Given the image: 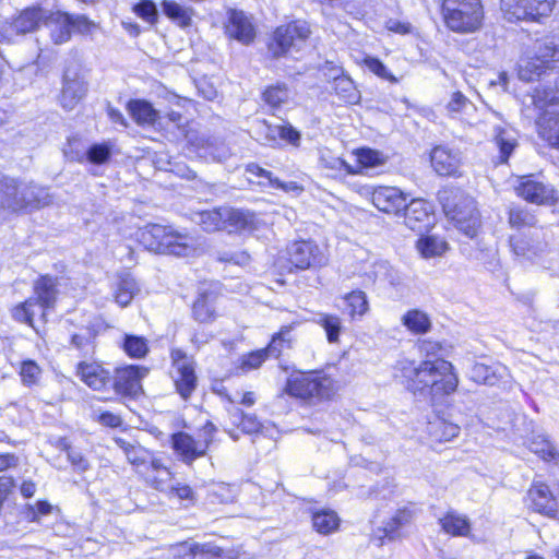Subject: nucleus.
<instances>
[{"label": "nucleus", "mask_w": 559, "mask_h": 559, "mask_svg": "<svg viewBox=\"0 0 559 559\" xmlns=\"http://www.w3.org/2000/svg\"><path fill=\"white\" fill-rule=\"evenodd\" d=\"M395 371L406 381V388L415 395L428 399L432 405L442 403L459 384L451 362L438 358L427 359L415 366L413 361L400 360Z\"/></svg>", "instance_id": "obj_1"}, {"label": "nucleus", "mask_w": 559, "mask_h": 559, "mask_svg": "<svg viewBox=\"0 0 559 559\" xmlns=\"http://www.w3.org/2000/svg\"><path fill=\"white\" fill-rule=\"evenodd\" d=\"M47 188L33 180L12 177L0 178V211L22 215L32 213L51 203Z\"/></svg>", "instance_id": "obj_2"}, {"label": "nucleus", "mask_w": 559, "mask_h": 559, "mask_svg": "<svg viewBox=\"0 0 559 559\" xmlns=\"http://www.w3.org/2000/svg\"><path fill=\"white\" fill-rule=\"evenodd\" d=\"M140 239L150 251L176 257L194 255L201 247L199 237L158 224L145 226Z\"/></svg>", "instance_id": "obj_3"}, {"label": "nucleus", "mask_w": 559, "mask_h": 559, "mask_svg": "<svg viewBox=\"0 0 559 559\" xmlns=\"http://www.w3.org/2000/svg\"><path fill=\"white\" fill-rule=\"evenodd\" d=\"M438 199L455 227L468 238H474L480 228V215L475 200L455 187L440 190Z\"/></svg>", "instance_id": "obj_4"}, {"label": "nucleus", "mask_w": 559, "mask_h": 559, "mask_svg": "<svg viewBox=\"0 0 559 559\" xmlns=\"http://www.w3.org/2000/svg\"><path fill=\"white\" fill-rule=\"evenodd\" d=\"M441 11L452 32L469 34L481 27L484 9L480 0H443Z\"/></svg>", "instance_id": "obj_5"}, {"label": "nucleus", "mask_w": 559, "mask_h": 559, "mask_svg": "<svg viewBox=\"0 0 559 559\" xmlns=\"http://www.w3.org/2000/svg\"><path fill=\"white\" fill-rule=\"evenodd\" d=\"M334 390L333 379L316 370L290 374L285 386L289 395L308 402L329 400Z\"/></svg>", "instance_id": "obj_6"}, {"label": "nucleus", "mask_w": 559, "mask_h": 559, "mask_svg": "<svg viewBox=\"0 0 559 559\" xmlns=\"http://www.w3.org/2000/svg\"><path fill=\"white\" fill-rule=\"evenodd\" d=\"M310 33L309 25L305 21H294L278 26L269 45V51L274 58L299 51L305 46Z\"/></svg>", "instance_id": "obj_7"}, {"label": "nucleus", "mask_w": 559, "mask_h": 559, "mask_svg": "<svg viewBox=\"0 0 559 559\" xmlns=\"http://www.w3.org/2000/svg\"><path fill=\"white\" fill-rule=\"evenodd\" d=\"M555 0H501V10L509 22H537L548 16Z\"/></svg>", "instance_id": "obj_8"}, {"label": "nucleus", "mask_w": 559, "mask_h": 559, "mask_svg": "<svg viewBox=\"0 0 559 559\" xmlns=\"http://www.w3.org/2000/svg\"><path fill=\"white\" fill-rule=\"evenodd\" d=\"M171 378L176 391L183 400H188L194 392L198 384L194 361L181 349H173L171 354Z\"/></svg>", "instance_id": "obj_9"}, {"label": "nucleus", "mask_w": 559, "mask_h": 559, "mask_svg": "<svg viewBox=\"0 0 559 559\" xmlns=\"http://www.w3.org/2000/svg\"><path fill=\"white\" fill-rule=\"evenodd\" d=\"M51 16L50 12L43 8H27L12 22L4 21L0 25V40L11 41L16 35L34 32Z\"/></svg>", "instance_id": "obj_10"}, {"label": "nucleus", "mask_w": 559, "mask_h": 559, "mask_svg": "<svg viewBox=\"0 0 559 559\" xmlns=\"http://www.w3.org/2000/svg\"><path fill=\"white\" fill-rule=\"evenodd\" d=\"M87 84L75 67H68L63 74L59 103L66 110H72L85 97Z\"/></svg>", "instance_id": "obj_11"}, {"label": "nucleus", "mask_w": 559, "mask_h": 559, "mask_svg": "<svg viewBox=\"0 0 559 559\" xmlns=\"http://www.w3.org/2000/svg\"><path fill=\"white\" fill-rule=\"evenodd\" d=\"M148 369L139 366H127L116 370L111 384L119 394L136 396L142 391L141 380L146 377Z\"/></svg>", "instance_id": "obj_12"}, {"label": "nucleus", "mask_w": 559, "mask_h": 559, "mask_svg": "<svg viewBox=\"0 0 559 559\" xmlns=\"http://www.w3.org/2000/svg\"><path fill=\"white\" fill-rule=\"evenodd\" d=\"M403 211L405 225L414 231H427L433 225L432 206L426 200L414 199Z\"/></svg>", "instance_id": "obj_13"}, {"label": "nucleus", "mask_w": 559, "mask_h": 559, "mask_svg": "<svg viewBox=\"0 0 559 559\" xmlns=\"http://www.w3.org/2000/svg\"><path fill=\"white\" fill-rule=\"evenodd\" d=\"M515 191L527 202L538 205L551 204L556 199L554 188L534 179L532 175L521 177Z\"/></svg>", "instance_id": "obj_14"}, {"label": "nucleus", "mask_w": 559, "mask_h": 559, "mask_svg": "<svg viewBox=\"0 0 559 559\" xmlns=\"http://www.w3.org/2000/svg\"><path fill=\"white\" fill-rule=\"evenodd\" d=\"M371 201L379 211L394 215H399L407 204L406 195L395 187L374 188Z\"/></svg>", "instance_id": "obj_15"}, {"label": "nucleus", "mask_w": 559, "mask_h": 559, "mask_svg": "<svg viewBox=\"0 0 559 559\" xmlns=\"http://www.w3.org/2000/svg\"><path fill=\"white\" fill-rule=\"evenodd\" d=\"M290 263L300 270L314 267L324 263V257L312 241L294 242L288 250Z\"/></svg>", "instance_id": "obj_16"}, {"label": "nucleus", "mask_w": 559, "mask_h": 559, "mask_svg": "<svg viewBox=\"0 0 559 559\" xmlns=\"http://www.w3.org/2000/svg\"><path fill=\"white\" fill-rule=\"evenodd\" d=\"M530 508L548 518H556L558 513L557 498L544 483H534L527 491Z\"/></svg>", "instance_id": "obj_17"}, {"label": "nucleus", "mask_w": 559, "mask_h": 559, "mask_svg": "<svg viewBox=\"0 0 559 559\" xmlns=\"http://www.w3.org/2000/svg\"><path fill=\"white\" fill-rule=\"evenodd\" d=\"M491 142L498 150V155L492 158L496 165L508 164L510 156L519 146L514 131L501 123L492 127Z\"/></svg>", "instance_id": "obj_18"}, {"label": "nucleus", "mask_w": 559, "mask_h": 559, "mask_svg": "<svg viewBox=\"0 0 559 559\" xmlns=\"http://www.w3.org/2000/svg\"><path fill=\"white\" fill-rule=\"evenodd\" d=\"M225 33L229 38L249 45L255 37V29L250 19L242 12L230 10L225 24Z\"/></svg>", "instance_id": "obj_19"}, {"label": "nucleus", "mask_w": 559, "mask_h": 559, "mask_svg": "<svg viewBox=\"0 0 559 559\" xmlns=\"http://www.w3.org/2000/svg\"><path fill=\"white\" fill-rule=\"evenodd\" d=\"M58 280L50 275L40 276L34 284V296L40 318L46 320V310L55 307L58 296Z\"/></svg>", "instance_id": "obj_20"}, {"label": "nucleus", "mask_w": 559, "mask_h": 559, "mask_svg": "<svg viewBox=\"0 0 559 559\" xmlns=\"http://www.w3.org/2000/svg\"><path fill=\"white\" fill-rule=\"evenodd\" d=\"M431 166L440 176H456L461 166L460 152L448 146H436L430 154Z\"/></svg>", "instance_id": "obj_21"}, {"label": "nucleus", "mask_w": 559, "mask_h": 559, "mask_svg": "<svg viewBox=\"0 0 559 559\" xmlns=\"http://www.w3.org/2000/svg\"><path fill=\"white\" fill-rule=\"evenodd\" d=\"M225 230L228 233L253 231L259 228L260 219L255 213L245 210L225 206Z\"/></svg>", "instance_id": "obj_22"}, {"label": "nucleus", "mask_w": 559, "mask_h": 559, "mask_svg": "<svg viewBox=\"0 0 559 559\" xmlns=\"http://www.w3.org/2000/svg\"><path fill=\"white\" fill-rule=\"evenodd\" d=\"M171 445L186 464H191L197 459L205 455L204 444H199L198 440L187 432L174 433L171 436Z\"/></svg>", "instance_id": "obj_23"}, {"label": "nucleus", "mask_w": 559, "mask_h": 559, "mask_svg": "<svg viewBox=\"0 0 559 559\" xmlns=\"http://www.w3.org/2000/svg\"><path fill=\"white\" fill-rule=\"evenodd\" d=\"M538 135L549 146L559 150V112L545 109L536 121Z\"/></svg>", "instance_id": "obj_24"}, {"label": "nucleus", "mask_w": 559, "mask_h": 559, "mask_svg": "<svg viewBox=\"0 0 559 559\" xmlns=\"http://www.w3.org/2000/svg\"><path fill=\"white\" fill-rule=\"evenodd\" d=\"M78 374L93 390H103L111 384L109 372L97 364L80 362Z\"/></svg>", "instance_id": "obj_25"}, {"label": "nucleus", "mask_w": 559, "mask_h": 559, "mask_svg": "<svg viewBox=\"0 0 559 559\" xmlns=\"http://www.w3.org/2000/svg\"><path fill=\"white\" fill-rule=\"evenodd\" d=\"M510 245L518 257H523L531 261L539 258L547 248L545 242L534 241L533 239L524 236H512L510 238Z\"/></svg>", "instance_id": "obj_26"}, {"label": "nucleus", "mask_w": 559, "mask_h": 559, "mask_svg": "<svg viewBox=\"0 0 559 559\" xmlns=\"http://www.w3.org/2000/svg\"><path fill=\"white\" fill-rule=\"evenodd\" d=\"M74 143H76L75 140H69V147L64 150L66 156L74 160H82L86 155L88 162L93 164H104L111 155V147L108 144H94L84 153L74 152L72 150Z\"/></svg>", "instance_id": "obj_27"}, {"label": "nucleus", "mask_w": 559, "mask_h": 559, "mask_svg": "<svg viewBox=\"0 0 559 559\" xmlns=\"http://www.w3.org/2000/svg\"><path fill=\"white\" fill-rule=\"evenodd\" d=\"M188 552L185 559H194L197 556L202 559H233L230 551H225L213 543H192L182 546Z\"/></svg>", "instance_id": "obj_28"}, {"label": "nucleus", "mask_w": 559, "mask_h": 559, "mask_svg": "<svg viewBox=\"0 0 559 559\" xmlns=\"http://www.w3.org/2000/svg\"><path fill=\"white\" fill-rule=\"evenodd\" d=\"M127 109L134 121L140 126H154L159 118V112L151 103L144 99L130 100L127 105Z\"/></svg>", "instance_id": "obj_29"}, {"label": "nucleus", "mask_w": 559, "mask_h": 559, "mask_svg": "<svg viewBox=\"0 0 559 559\" xmlns=\"http://www.w3.org/2000/svg\"><path fill=\"white\" fill-rule=\"evenodd\" d=\"M141 288L136 280L130 274L119 276L115 288V300L121 307H127L140 293Z\"/></svg>", "instance_id": "obj_30"}, {"label": "nucleus", "mask_w": 559, "mask_h": 559, "mask_svg": "<svg viewBox=\"0 0 559 559\" xmlns=\"http://www.w3.org/2000/svg\"><path fill=\"white\" fill-rule=\"evenodd\" d=\"M115 442L123 451L128 462L132 464L139 472H143V468L150 461L151 452L140 444L130 443L121 438H116Z\"/></svg>", "instance_id": "obj_31"}, {"label": "nucleus", "mask_w": 559, "mask_h": 559, "mask_svg": "<svg viewBox=\"0 0 559 559\" xmlns=\"http://www.w3.org/2000/svg\"><path fill=\"white\" fill-rule=\"evenodd\" d=\"M163 13L180 27H189L192 23L193 9L185 7L173 0H163L160 3Z\"/></svg>", "instance_id": "obj_32"}, {"label": "nucleus", "mask_w": 559, "mask_h": 559, "mask_svg": "<svg viewBox=\"0 0 559 559\" xmlns=\"http://www.w3.org/2000/svg\"><path fill=\"white\" fill-rule=\"evenodd\" d=\"M528 449L545 461L559 462V451L546 435H534L528 441Z\"/></svg>", "instance_id": "obj_33"}, {"label": "nucleus", "mask_w": 559, "mask_h": 559, "mask_svg": "<svg viewBox=\"0 0 559 559\" xmlns=\"http://www.w3.org/2000/svg\"><path fill=\"white\" fill-rule=\"evenodd\" d=\"M225 206L202 211L197 214L198 224L207 233L225 230Z\"/></svg>", "instance_id": "obj_34"}, {"label": "nucleus", "mask_w": 559, "mask_h": 559, "mask_svg": "<svg viewBox=\"0 0 559 559\" xmlns=\"http://www.w3.org/2000/svg\"><path fill=\"white\" fill-rule=\"evenodd\" d=\"M416 247L426 259L440 257L449 249L448 242L443 238L435 235L419 238Z\"/></svg>", "instance_id": "obj_35"}, {"label": "nucleus", "mask_w": 559, "mask_h": 559, "mask_svg": "<svg viewBox=\"0 0 559 559\" xmlns=\"http://www.w3.org/2000/svg\"><path fill=\"white\" fill-rule=\"evenodd\" d=\"M440 524L445 533L453 536H467L471 531L467 518L455 512H448L440 519Z\"/></svg>", "instance_id": "obj_36"}, {"label": "nucleus", "mask_w": 559, "mask_h": 559, "mask_svg": "<svg viewBox=\"0 0 559 559\" xmlns=\"http://www.w3.org/2000/svg\"><path fill=\"white\" fill-rule=\"evenodd\" d=\"M51 17L48 19L46 23H50L51 27V39L55 44H63L68 41L71 37V27L68 20V13L57 12L56 14L51 13Z\"/></svg>", "instance_id": "obj_37"}, {"label": "nucleus", "mask_w": 559, "mask_h": 559, "mask_svg": "<svg viewBox=\"0 0 559 559\" xmlns=\"http://www.w3.org/2000/svg\"><path fill=\"white\" fill-rule=\"evenodd\" d=\"M333 88L335 94L347 104H357L360 99V94L356 88L352 79L345 75L336 74L334 76Z\"/></svg>", "instance_id": "obj_38"}, {"label": "nucleus", "mask_w": 559, "mask_h": 559, "mask_svg": "<svg viewBox=\"0 0 559 559\" xmlns=\"http://www.w3.org/2000/svg\"><path fill=\"white\" fill-rule=\"evenodd\" d=\"M402 323L415 334H425L431 328V321L427 313L413 309L402 317Z\"/></svg>", "instance_id": "obj_39"}, {"label": "nucleus", "mask_w": 559, "mask_h": 559, "mask_svg": "<svg viewBox=\"0 0 559 559\" xmlns=\"http://www.w3.org/2000/svg\"><path fill=\"white\" fill-rule=\"evenodd\" d=\"M312 525L318 533L329 535L338 528L340 518L334 511L321 510L313 514Z\"/></svg>", "instance_id": "obj_40"}, {"label": "nucleus", "mask_w": 559, "mask_h": 559, "mask_svg": "<svg viewBox=\"0 0 559 559\" xmlns=\"http://www.w3.org/2000/svg\"><path fill=\"white\" fill-rule=\"evenodd\" d=\"M214 297L211 294H202L194 301L192 313L200 323H209L215 319Z\"/></svg>", "instance_id": "obj_41"}, {"label": "nucleus", "mask_w": 559, "mask_h": 559, "mask_svg": "<svg viewBox=\"0 0 559 559\" xmlns=\"http://www.w3.org/2000/svg\"><path fill=\"white\" fill-rule=\"evenodd\" d=\"M428 430L436 441L443 442L455 438L460 432V427L442 418H437L429 423Z\"/></svg>", "instance_id": "obj_42"}, {"label": "nucleus", "mask_w": 559, "mask_h": 559, "mask_svg": "<svg viewBox=\"0 0 559 559\" xmlns=\"http://www.w3.org/2000/svg\"><path fill=\"white\" fill-rule=\"evenodd\" d=\"M508 222L512 228L522 229L526 227H534L537 224V218L528 209L513 206L509 210Z\"/></svg>", "instance_id": "obj_43"}, {"label": "nucleus", "mask_w": 559, "mask_h": 559, "mask_svg": "<svg viewBox=\"0 0 559 559\" xmlns=\"http://www.w3.org/2000/svg\"><path fill=\"white\" fill-rule=\"evenodd\" d=\"M547 68V63L539 59L536 55L534 58H525L519 64V78L522 81H534Z\"/></svg>", "instance_id": "obj_44"}, {"label": "nucleus", "mask_w": 559, "mask_h": 559, "mask_svg": "<svg viewBox=\"0 0 559 559\" xmlns=\"http://www.w3.org/2000/svg\"><path fill=\"white\" fill-rule=\"evenodd\" d=\"M316 322L324 329L326 333V338L330 343L338 342L340 333L343 329L342 320L338 316L330 313H319L317 316Z\"/></svg>", "instance_id": "obj_45"}, {"label": "nucleus", "mask_w": 559, "mask_h": 559, "mask_svg": "<svg viewBox=\"0 0 559 559\" xmlns=\"http://www.w3.org/2000/svg\"><path fill=\"white\" fill-rule=\"evenodd\" d=\"M536 56L548 64L550 60L559 59V37L546 36L536 44Z\"/></svg>", "instance_id": "obj_46"}, {"label": "nucleus", "mask_w": 559, "mask_h": 559, "mask_svg": "<svg viewBox=\"0 0 559 559\" xmlns=\"http://www.w3.org/2000/svg\"><path fill=\"white\" fill-rule=\"evenodd\" d=\"M293 324L282 326L280 332L275 334L265 349L267 356L271 357H280L285 348H290L294 342V338H285V334H289L293 331Z\"/></svg>", "instance_id": "obj_47"}, {"label": "nucleus", "mask_w": 559, "mask_h": 559, "mask_svg": "<svg viewBox=\"0 0 559 559\" xmlns=\"http://www.w3.org/2000/svg\"><path fill=\"white\" fill-rule=\"evenodd\" d=\"M96 333L91 328H84L71 336V346L83 355H90L94 350Z\"/></svg>", "instance_id": "obj_48"}, {"label": "nucleus", "mask_w": 559, "mask_h": 559, "mask_svg": "<svg viewBox=\"0 0 559 559\" xmlns=\"http://www.w3.org/2000/svg\"><path fill=\"white\" fill-rule=\"evenodd\" d=\"M231 423L238 426L245 433L258 432L261 424L255 415L245 414L240 408H234L230 412Z\"/></svg>", "instance_id": "obj_49"}, {"label": "nucleus", "mask_w": 559, "mask_h": 559, "mask_svg": "<svg viewBox=\"0 0 559 559\" xmlns=\"http://www.w3.org/2000/svg\"><path fill=\"white\" fill-rule=\"evenodd\" d=\"M412 519L413 512L409 509L397 510L383 528L385 536L390 539L395 538L399 530L411 523Z\"/></svg>", "instance_id": "obj_50"}, {"label": "nucleus", "mask_w": 559, "mask_h": 559, "mask_svg": "<svg viewBox=\"0 0 559 559\" xmlns=\"http://www.w3.org/2000/svg\"><path fill=\"white\" fill-rule=\"evenodd\" d=\"M37 314L39 316V310L36 307L34 298H28L12 309V317L14 320L27 323L31 326H33L34 317Z\"/></svg>", "instance_id": "obj_51"}, {"label": "nucleus", "mask_w": 559, "mask_h": 559, "mask_svg": "<svg viewBox=\"0 0 559 559\" xmlns=\"http://www.w3.org/2000/svg\"><path fill=\"white\" fill-rule=\"evenodd\" d=\"M289 93L285 84H276L269 86L263 92V100L271 107H280L288 99Z\"/></svg>", "instance_id": "obj_52"}, {"label": "nucleus", "mask_w": 559, "mask_h": 559, "mask_svg": "<svg viewBox=\"0 0 559 559\" xmlns=\"http://www.w3.org/2000/svg\"><path fill=\"white\" fill-rule=\"evenodd\" d=\"M124 352L133 358H142L148 352L147 342L144 337L135 335H126L123 342Z\"/></svg>", "instance_id": "obj_53"}, {"label": "nucleus", "mask_w": 559, "mask_h": 559, "mask_svg": "<svg viewBox=\"0 0 559 559\" xmlns=\"http://www.w3.org/2000/svg\"><path fill=\"white\" fill-rule=\"evenodd\" d=\"M345 299L349 308V314L352 317L364 316L367 312L368 301L367 296L364 292H352L345 297Z\"/></svg>", "instance_id": "obj_54"}, {"label": "nucleus", "mask_w": 559, "mask_h": 559, "mask_svg": "<svg viewBox=\"0 0 559 559\" xmlns=\"http://www.w3.org/2000/svg\"><path fill=\"white\" fill-rule=\"evenodd\" d=\"M20 376L24 385L32 386L38 383L41 369L34 360H25L21 364Z\"/></svg>", "instance_id": "obj_55"}, {"label": "nucleus", "mask_w": 559, "mask_h": 559, "mask_svg": "<svg viewBox=\"0 0 559 559\" xmlns=\"http://www.w3.org/2000/svg\"><path fill=\"white\" fill-rule=\"evenodd\" d=\"M471 379L479 384L495 385L497 376L490 367L484 364H475L471 369Z\"/></svg>", "instance_id": "obj_56"}, {"label": "nucleus", "mask_w": 559, "mask_h": 559, "mask_svg": "<svg viewBox=\"0 0 559 559\" xmlns=\"http://www.w3.org/2000/svg\"><path fill=\"white\" fill-rule=\"evenodd\" d=\"M357 160L362 167H376L385 163L384 155L376 150L360 148L357 151Z\"/></svg>", "instance_id": "obj_57"}, {"label": "nucleus", "mask_w": 559, "mask_h": 559, "mask_svg": "<svg viewBox=\"0 0 559 559\" xmlns=\"http://www.w3.org/2000/svg\"><path fill=\"white\" fill-rule=\"evenodd\" d=\"M134 12L148 23H155L158 17L156 4L151 0H142L134 5Z\"/></svg>", "instance_id": "obj_58"}, {"label": "nucleus", "mask_w": 559, "mask_h": 559, "mask_svg": "<svg viewBox=\"0 0 559 559\" xmlns=\"http://www.w3.org/2000/svg\"><path fill=\"white\" fill-rule=\"evenodd\" d=\"M68 20L71 32L75 31L80 34H88L93 28L96 27V24L93 21L88 20L87 16L82 14L73 15L68 13Z\"/></svg>", "instance_id": "obj_59"}, {"label": "nucleus", "mask_w": 559, "mask_h": 559, "mask_svg": "<svg viewBox=\"0 0 559 559\" xmlns=\"http://www.w3.org/2000/svg\"><path fill=\"white\" fill-rule=\"evenodd\" d=\"M272 131L274 132L272 135L273 140H276L277 136H280L292 145H299L300 133L292 126H276L274 129H272Z\"/></svg>", "instance_id": "obj_60"}, {"label": "nucleus", "mask_w": 559, "mask_h": 559, "mask_svg": "<svg viewBox=\"0 0 559 559\" xmlns=\"http://www.w3.org/2000/svg\"><path fill=\"white\" fill-rule=\"evenodd\" d=\"M367 68L381 79L396 83L397 79L386 69V67L377 58L368 57L366 60Z\"/></svg>", "instance_id": "obj_61"}, {"label": "nucleus", "mask_w": 559, "mask_h": 559, "mask_svg": "<svg viewBox=\"0 0 559 559\" xmlns=\"http://www.w3.org/2000/svg\"><path fill=\"white\" fill-rule=\"evenodd\" d=\"M472 103L468 98L462 94L461 92H454L451 95L450 100L448 102L445 109L449 114H459L464 111Z\"/></svg>", "instance_id": "obj_62"}, {"label": "nucleus", "mask_w": 559, "mask_h": 559, "mask_svg": "<svg viewBox=\"0 0 559 559\" xmlns=\"http://www.w3.org/2000/svg\"><path fill=\"white\" fill-rule=\"evenodd\" d=\"M217 432V427L210 420H207L198 432V442L199 444H204V453L211 443L214 441L215 433Z\"/></svg>", "instance_id": "obj_63"}, {"label": "nucleus", "mask_w": 559, "mask_h": 559, "mask_svg": "<svg viewBox=\"0 0 559 559\" xmlns=\"http://www.w3.org/2000/svg\"><path fill=\"white\" fill-rule=\"evenodd\" d=\"M67 457L75 472L84 473L91 467L87 459L82 454L81 451L74 448L68 450Z\"/></svg>", "instance_id": "obj_64"}]
</instances>
